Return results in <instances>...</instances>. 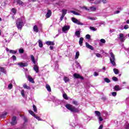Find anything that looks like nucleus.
<instances>
[{"mask_svg":"<svg viewBox=\"0 0 129 129\" xmlns=\"http://www.w3.org/2000/svg\"><path fill=\"white\" fill-rule=\"evenodd\" d=\"M65 107L67 109L70 110L71 112H74V113H76L77 112H79V108L75 107V106L70 104H67L65 105Z\"/></svg>","mask_w":129,"mask_h":129,"instance_id":"1","label":"nucleus"},{"mask_svg":"<svg viewBox=\"0 0 129 129\" xmlns=\"http://www.w3.org/2000/svg\"><path fill=\"white\" fill-rule=\"evenodd\" d=\"M25 18L24 17L18 19L16 21V26L18 30H22L23 28V24H24V21Z\"/></svg>","mask_w":129,"mask_h":129,"instance_id":"2","label":"nucleus"},{"mask_svg":"<svg viewBox=\"0 0 129 129\" xmlns=\"http://www.w3.org/2000/svg\"><path fill=\"white\" fill-rule=\"evenodd\" d=\"M109 54L111 56L110 57V62L111 64H112L113 66H116V64L115 63V57H114V54L112 53V50H110Z\"/></svg>","mask_w":129,"mask_h":129,"instance_id":"3","label":"nucleus"},{"mask_svg":"<svg viewBox=\"0 0 129 129\" xmlns=\"http://www.w3.org/2000/svg\"><path fill=\"white\" fill-rule=\"evenodd\" d=\"M72 21L73 22V23L77 24V25H80V26H84V24L83 23L80 22L79 20H77L74 17L72 18Z\"/></svg>","mask_w":129,"mask_h":129,"instance_id":"4","label":"nucleus"},{"mask_svg":"<svg viewBox=\"0 0 129 129\" xmlns=\"http://www.w3.org/2000/svg\"><path fill=\"white\" fill-rule=\"evenodd\" d=\"M70 30V25H64L62 28V31L63 33H68V31Z\"/></svg>","mask_w":129,"mask_h":129,"instance_id":"5","label":"nucleus"},{"mask_svg":"<svg viewBox=\"0 0 129 129\" xmlns=\"http://www.w3.org/2000/svg\"><path fill=\"white\" fill-rule=\"evenodd\" d=\"M62 14L60 18V21H63V19H64V17H65V15L67 14V10L66 9H62L61 10Z\"/></svg>","mask_w":129,"mask_h":129,"instance_id":"6","label":"nucleus"},{"mask_svg":"<svg viewBox=\"0 0 129 129\" xmlns=\"http://www.w3.org/2000/svg\"><path fill=\"white\" fill-rule=\"evenodd\" d=\"M118 38L120 42H124L125 41L126 38L124 37V35L123 33H120Z\"/></svg>","mask_w":129,"mask_h":129,"instance_id":"7","label":"nucleus"},{"mask_svg":"<svg viewBox=\"0 0 129 129\" xmlns=\"http://www.w3.org/2000/svg\"><path fill=\"white\" fill-rule=\"evenodd\" d=\"M73 76L76 79H81V80H84V78H83V77L80 76V75H79L78 74L75 73V74H74Z\"/></svg>","mask_w":129,"mask_h":129,"instance_id":"8","label":"nucleus"},{"mask_svg":"<svg viewBox=\"0 0 129 129\" xmlns=\"http://www.w3.org/2000/svg\"><path fill=\"white\" fill-rule=\"evenodd\" d=\"M17 65H18V66H20L21 68L23 67H27V66H28V63L27 62H19L18 63H17Z\"/></svg>","mask_w":129,"mask_h":129,"instance_id":"9","label":"nucleus"},{"mask_svg":"<svg viewBox=\"0 0 129 129\" xmlns=\"http://www.w3.org/2000/svg\"><path fill=\"white\" fill-rule=\"evenodd\" d=\"M11 124L12 125H15V124H17V117L16 116H14L12 118Z\"/></svg>","mask_w":129,"mask_h":129,"instance_id":"10","label":"nucleus"},{"mask_svg":"<svg viewBox=\"0 0 129 129\" xmlns=\"http://www.w3.org/2000/svg\"><path fill=\"white\" fill-rule=\"evenodd\" d=\"M45 44L48 46H54L55 45V42H54V41H46Z\"/></svg>","mask_w":129,"mask_h":129,"instance_id":"11","label":"nucleus"},{"mask_svg":"<svg viewBox=\"0 0 129 129\" xmlns=\"http://www.w3.org/2000/svg\"><path fill=\"white\" fill-rule=\"evenodd\" d=\"M52 15V12L51 10H48L47 14L45 15L46 18L48 19V18H50L51 15Z\"/></svg>","mask_w":129,"mask_h":129,"instance_id":"12","label":"nucleus"},{"mask_svg":"<svg viewBox=\"0 0 129 129\" xmlns=\"http://www.w3.org/2000/svg\"><path fill=\"white\" fill-rule=\"evenodd\" d=\"M86 47L90 50H93L94 48L91 45L89 44L88 43L86 42Z\"/></svg>","mask_w":129,"mask_h":129,"instance_id":"13","label":"nucleus"},{"mask_svg":"<svg viewBox=\"0 0 129 129\" xmlns=\"http://www.w3.org/2000/svg\"><path fill=\"white\" fill-rule=\"evenodd\" d=\"M33 69H34V70L35 71V72L36 73H39V67H38V66L34 65V67H33Z\"/></svg>","mask_w":129,"mask_h":129,"instance_id":"14","label":"nucleus"},{"mask_svg":"<svg viewBox=\"0 0 129 129\" xmlns=\"http://www.w3.org/2000/svg\"><path fill=\"white\" fill-rule=\"evenodd\" d=\"M89 9V12H95V11H96V7H91Z\"/></svg>","mask_w":129,"mask_h":129,"instance_id":"15","label":"nucleus"},{"mask_svg":"<svg viewBox=\"0 0 129 129\" xmlns=\"http://www.w3.org/2000/svg\"><path fill=\"white\" fill-rule=\"evenodd\" d=\"M33 31L34 32H35V33H38V32H39V29L38 28V26H37V25L33 26Z\"/></svg>","mask_w":129,"mask_h":129,"instance_id":"16","label":"nucleus"},{"mask_svg":"<svg viewBox=\"0 0 129 129\" xmlns=\"http://www.w3.org/2000/svg\"><path fill=\"white\" fill-rule=\"evenodd\" d=\"M95 116H97V117H99V116H101V114L100 113V112L98 111H95Z\"/></svg>","mask_w":129,"mask_h":129,"instance_id":"17","label":"nucleus"},{"mask_svg":"<svg viewBox=\"0 0 129 129\" xmlns=\"http://www.w3.org/2000/svg\"><path fill=\"white\" fill-rule=\"evenodd\" d=\"M63 81H64L65 83H67V82H69V81H70V79H69V78L67 77H64L63 78Z\"/></svg>","mask_w":129,"mask_h":129,"instance_id":"18","label":"nucleus"},{"mask_svg":"<svg viewBox=\"0 0 129 129\" xmlns=\"http://www.w3.org/2000/svg\"><path fill=\"white\" fill-rule=\"evenodd\" d=\"M114 90H115L116 91H119V90H120V89H121L120 88L119 86H118V85H116V86H115V87H114Z\"/></svg>","mask_w":129,"mask_h":129,"instance_id":"19","label":"nucleus"},{"mask_svg":"<svg viewBox=\"0 0 129 129\" xmlns=\"http://www.w3.org/2000/svg\"><path fill=\"white\" fill-rule=\"evenodd\" d=\"M46 88L48 92H51V87L48 84L46 85Z\"/></svg>","mask_w":129,"mask_h":129,"instance_id":"20","label":"nucleus"},{"mask_svg":"<svg viewBox=\"0 0 129 129\" xmlns=\"http://www.w3.org/2000/svg\"><path fill=\"white\" fill-rule=\"evenodd\" d=\"M38 45L40 48H43V42H42V40H38Z\"/></svg>","mask_w":129,"mask_h":129,"instance_id":"21","label":"nucleus"},{"mask_svg":"<svg viewBox=\"0 0 129 129\" xmlns=\"http://www.w3.org/2000/svg\"><path fill=\"white\" fill-rule=\"evenodd\" d=\"M80 31H77L75 32V35L77 37V38H80Z\"/></svg>","mask_w":129,"mask_h":129,"instance_id":"22","label":"nucleus"},{"mask_svg":"<svg viewBox=\"0 0 129 129\" xmlns=\"http://www.w3.org/2000/svg\"><path fill=\"white\" fill-rule=\"evenodd\" d=\"M83 40H84V39L83 38V37H81L80 38V40H79V44L80 45V46H82V44L83 43Z\"/></svg>","mask_w":129,"mask_h":129,"instance_id":"23","label":"nucleus"},{"mask_svg":"<svg viewBox=\"0 0 129 129\" xmlns=\"http://www.w3.org/2000/svg\"><path fill=\"white\" fill-rule=\"evenodd\" d=\"M28 80H29V81H30V82H31L32 83H34L33 78L31 77V76H28Z\"/></svg>","mask_w":129,"mask_h":129,"instance_id":"24","label":"nucleus"},{"mask_svg":"<svg viewBox=\"0 0 129 129\" xmlns=\"http://www.w3.org/2000/svg\"><path fill=\"white\" fill-rule=\"evenodd\" d=\"M9 52L11 54H17V53L18 52V50H9Z\"/></svg>","mask_w":129,"mask_h":129,"instance_id":"25","label":"nucleus"},{"mask_svg":"<svg viewBox=\"0 0 129 129\" xmlns=\"http://www.w3.org/2000/svg\"><path fill=\"white\" fill-rule=\"evenodd\" d=\"M31 58L33 63H34V64H36V60H35V57H34V55H31Z\"/></svg>","mask_w":129,"mask_h":129,"instance_id":"26","label":"nucleus"},{"mask_svg":"<svg viewBox=\"0 0 129 129\" xmlns=\"http://www.w3.org/2000/svg\"><path fill=\"white\" fill-rule=\"evenodd\" d=\"M17 3L18 5H20V6H23L24 5V3L21 0H17Z\"/></svg>","mask_w":129,"mask_h":129,"instance_id":"27","label":"nucleus"},{"mask_svg":"<svg viewBox=\"0 0 129 129\" xmlns=\"http://www.w3.org/2000/svg\"><path fill=\"white\" fill-rule=\"evenodd\" d=\"M0 71L1 72H3V73H6V70L3 67H0Z\"/></svg>","mask_w":129,"mask_h":129,"instance_id":"28","label":"nucleus"},{"mask_svg":"<svg viewBox=\"0 0 129 129\" xmlns=\"http://www.w3.org/2000/svg\"><path fill=\"white\" fill-rule=\"evenodd\" d=\"M113 72L114 73H115L116 75L118 74V73H119V71H118V69H113Z\"/></svg>","mask_w":129,"mask_h":129,"instance_id":"29","label":"nucleus"},{"mask_svg":"<svg viewBox=\"0 0 129 129\" xmlns=\"http://www.w3.org/2000/svg\"><path fill=\"white\" fill-rule=\"evenodd\" d=\"M29 113H30V114H31V115H32V116H34L36 115L35 114V113H34V111L31 110H28Z\"/></svg>","mask_w":129,"mask_h":129,"instance_id":"30","label":"nucleus"},{"mask_svg":"<svg viewBox=\"0 0 129 129\" xmlns=\"http://www.w3.org/2000/svg\"><path fill=\"white\" fill-rule=\"evenodd\" d=\"M23 87L24 88H25V89H28L29 90H30V89H31V87L27 86V84H25L24 85H23Z\"/></svg>","mask_w":129,"mask_h":129,"instance_id":"31","label":"nucleus"},{"mask_svg":"<svg viewBox=\"0 0 129 129\" xmlns=\"http://www.w3.org/2000/svg\"><path fill=\"white\" fill-rule=\"evenodd\" d=\"M79 51H77L76 53V55H75V59H78V58H79Z\"/></svg>","mask_w":129,"mask_h":129,"instance_id":"32","label":"nucleus"},{"mask_svg":"<svg viewBox=\"0 0 129 129\" xmlns=\"http://www.w3.org/2000/svg\"><path fill=\"white\" fill-rule=\"evenodd\" d=\"M95 5H98L99 4H101V0H96L94 2Z\"/></svg>","mask_w":129,"mask_h":129,"instance_id":"33","label":"nucleus"},{"mask_svg":"<svg viewBox=\"0 0 129 129\" xmlns=\"http://www.w3.org/2000/svg\"><path fill=\"white\" fill-rule=\"evenodd\" d=\"M72 103H73V104H74L76 106H77L79 104L78 102H77V101H75V100L73 101Z\"/></svg>","mask_w":129,"mask_h":129,"instance_id":"34","label":"nucleus"},{"mask_svg":"<svg viewBox=\"0 0 129 129\" xmlns=\"http://www.w3.org/2000/svg\"><path fill=\"white\" fill-rule=\"evenodd\" d=\"M81 9H82V10H86V11H89V9H88L86 6L82 7H81Z\"/></svg>","mask_w":129,"mask_h":129,"instance_id":"35","label":"nucleus"},{"mask_svg":"<svg viewBox=\"0 0 129 129\" xmlns=\"http://www.w3.org/2000/svg\"><path fill=\"white\" fill-rule=\"evenodd\" d=\"M124 128L125 129H129V123H125Z\"/></svg>","mask_w":129,"mask_h":129,"instance_id":"36","label":"nucleus"},{"mask_svg":"<svg viewBox=\"0 0 129 129\" xmlns=\"http://www.w3.org/2000/svg\"><path fill=\"white\" fill-rule=\"evenodd\" d=\"M62 96L64 99H66V100H68V97L67 96V94H63Z\"/></svg>","mask_w":129,"mask_h":129,"instance_id":"37","label":"nucleus"},{"mask_svg":"<svg viewBox=\"0 0 129 129\" xmlns=\"http://www.w3.org/2000/svg\"><path fill=\"white\" fill-rule=\"evenodd\" d=\"M11 12H12V13L14 14V15H16V14H17V10L15 8H13L11 10Z\"/></svg>","mask_w":129,"mask_h":129,"instance_id":"38","label":"nucleus"},{"mask_svg":"<svg viewBox=\"0 0 129 129\" xmlns=\"http://www.w3.org/2000/svg\"><path fill=\"white\" fill-rule=\"evenodd\" d=\"M33 110L35 112H37V111H38V110L37 109V107H36V105H33Z\"/></svg>","mask_w":129,"mask_h":129,"instance_id":"39","label":"nucleus"},{"mask_svg":"<svg viewBox=\"0 0 129 129\" xmlns=\"http://www.w3.org/2000/svg\"><path fill=\"white\" fill-rule=\"evenodd\" d=\"M19 52L20 54H23V53H24V49H23V48H20L19 49Z\"/></svg>","mask_w":129,"mask_h":129,"instance_id":"40","label":"nucleus"},{"mask_svg":"<svg viewBox=\"0 0 129 129\" xmlns=\"http://www.w3.org/2000/svg\"><path fill=\"white\" fill-rule=\"evenodd\" d=\"M104 81L105 82H106L107 83H110V80L108 79V78H106L104 79Z\"/></svg>","mask_w":129,"mask_h":129,"instance_id":"41","label":"nucleus"},{"mask_svg":"<svg viewBox=\"0 0 129 129\" xmlns=\"http://www.w3.org/2000/svg\"><path fill=\"white\" fill-rule=\"evenodd\" d=\"M21 93L22 96H23V97H25V90H21Z\"/></svg>","mask_w":129,"mask_h":129,"instance_id":"42","label":"nucleus"},{"mask_svg":"<svg viewBox=\"0 0 129 129\" xmlns=\"http://www.w3.org/2000/svg\"><path fill=\"white\" fill-rule=\"evenodd\" d=\"M12 88H13V84H10L8 85V89L11 90V89H12Z\"/></svg>","mask_w":129,"mask_h":129,"instance_id":"43","label":"nucleus"},{"mask_svg":"<svg viewBox=\"0 0 129 129\" xmlns=\"http://www.w3.org/2000/svg\"><path fill=\"white\" fill-rule=\"evenodd\" d=\"M11 59H12L13 60V61H16V60H17V57H16L15 55H13L11 57Z\"/></svg>","mask_w":129,"mask_h":129,"instance_id":"44","label":"nucleus"},{"mask_svg":"<svg viewBox=\"0 0 129 129\" xmlns=\"http://www.w3.org/2000/svg\"><path fill=\"white\" fill-rule=\"evenodd\" d=\"M34 117H35V118H36V119H37L38 120H42V119H41L40 117L37 116H36V115L34 116Z\"/></svg>","mask_w":129,"mask_h":129,"instance_id":"45","label":"nucleus"},{"mask_svg":"<svg viewBox=\"0 0 129 129\" xmlns=\"http://www.w3.org/2000/svg\"><path fill=\"white\" fill-rule=\"evenodd\" d=\"M98 119L99 120V121H102V120H103V119L101 116L98 117Z\"/></svg>","mask_w":129,"mask_h":129,"instance_id":"46","label":"nucleus"},{"mask_svg":"<svg viewBox=\"0 0 129 129\" xmlns=\"http://www.w3.org/2000/svg\"><path fill=\"white\" fill-rule=\"evenodd\" d=\"M100 42L102 43V44L105 43V40L104 39H100Z\"/></svg>","mask_w":129,"mask_h":129,"instance_id":"47","label":"nucleus"},{"mask_svg":"<svg viewBox=\"0 0 129 129\" xmlns=\"http://www.w3.org/2000/svg\"><path fill=\"white\" fill-rule=\"evenodd\" d=\"M90 29L92 31H96V29H95V28H94V27H93L92 26L90 27Z\"/></svg>","mask_w":129,"mask_h":129,"instance_id":"48","label":"nucleus"},{"mask_svg":"<svg viewBox=\"0 0 129 129\" xmlns=\"http://www.w3.org/2000/svg\"><path fill=\"white\" fill-rule=\"evenodd\" d=\"M88 19L89 20H91L92 21H95V20H96V19H95L94 17H89Z\"/></svg>","mask_w":129,"mask_h":129,"instance_id":"49","label":"nucleus"},{"mask_svg":"<svg viewBox=\"0 0 129 129\" xmlns=\"http://www.w3.org/2000/svg\"><path fill=\"white\" fill-rule=\"evenodd\" d=\"M7 115V112H4L1 115V117H5V116Z\"/></svg>","mask_w":129,"mask_h":129,"instance_id":"50","label":"nucleus"},{"mask_svg":"<svg viewBox=\"0 0 129 129\" xmlns=\"http://www.w3.org/2000/svg\"><path fill=\"white\" fill-rule=\"evenodd\" d=\"M95 54H96V56L97 57H98V58H100L101 57V54H100L98 53H96Z\"/></svg>","mask_w":129,"mask_h":129,"instance_id":"51","label":"nucleus"},{"mask_svg":"<svg viewBox=\"0 0 129 129\" xmlns=\"http://www.w3.org/2000/svg\"><path fill=\"white\" fill-rule=\"evenodd\" d=\"M58 4L59 6H62V5H64V2L63 1H59L58 3Z\"/></svg>","mask_w":129,"mask_h":129,"instance_id":"52","label":"nucleus"},{"mask_svg":"<svg viewBox=\"0 0 129 129\" xmlns=\"http://www.w3.org/2000/svg\"><path fill=\"white\" fill-rule=\"evenodd\" d=\"M112 80H113V81H117L118 79H117V78H116L115 77H113L112 78Z\"/></svg>","mask_w":129,"mask_h":129,"instance_id":"53","label":"nucleus"},{"mask_svg":"<svg viewBox=\"0 0 129 129\" xmlns=\"http://www.w3.org/2000/svg\"><path fill=\"white\" fill-rule=\"evenodd\" d=\"M90 38H91L90 35L87 34L86 35V39H90Z\"/></svg>","mask_w":129,"mask_h":129,"instance_id":"54","label":"nucleus"},{"mask_svg":"<svg viewBox=\"0 0 129 129\" xmlns=\"http://www.w3.org/2000/svg\"><path fill=\"white\" fill-rule=\"evenodd\" d=\"M128 28H129V26L127 25H125L124 26V29L125 30H127V29H128Z\"/></svg>","mask_w":129,"mask_h":129,"instance_id":"55","label":"nucleus"},{"mask_svg":"<svg viewBox=\"0 0 129 129\" xmlns=\"http://www.w3.org/2000/svg\"><path fill=\"white\" fill-rule=\"evenodd\" d=\"M76 63L77 66H78V67H79L80 68H81V66H80V64L79 63V62L77 61Z\"/></svg>","mask_w":129,"mask_h":129,"instance_id":"56","label":"nucleus"},{"mask_svg":"<svg viewBox=\"0 0 129 129\" xmlns=\"http://www.w3.org/2000/svg\"><path fill=\"white\" fill-rule=\"evenodd\" d=\"M112 96H116V92H113L112 93Z\"/></svg>","mask_w":129,"mask_h":129,"instance_id":"57","label":"nucleus"},{"mask_svg":"<svg viewBox=\"0 0 129 129\" xmlns=\"http://www.w3.org/2000/svg\"><path fill=\"white\" fill-rule=\"evenodd\" d=\"M101 2H102L103 4H107V0H102Z\"/></svg>","mask_w":129,"mask_h":129,"instance_id":"58","label":"nucleus"},{"mask_svg":"<svg viewBox=\"0 0 129 129\" xmlns=\"http://www.w3.org/2000/svg\"><path fill=\"white\" fill-rule=\"evenodd\" d=\"M94 76L96 77V76H98V73H96V72H95L94 73Z\"/></svg>","mask_w":129,"mask_h":129,"instance_id":"59","label":"nucleus"},{"mask_svg":"<svg viewBox=\"0 0 129 129\" xmlns=\"http://www.w3.org/2000/svg\"><path fill=\"white\" fill-rule=\"evenodd\" d=\"M71 13H72V14H74V15H76V12H75L74 11H71Z\"/></svg>","mask_w":129,"mask_h":129,"instance_id":"60","label":"nucleus"},{"mask_svg":"<svg viewBox=\"0 0 129 129\" xmlns=\"http://www.w3.org/2000/svg\"><path fill=\"white\" fill-rule=\"evenodd\" d=\"M103 128V125H100L98 129H102Z\"/></svg>","mask_w":129,"mask_h":129,"instance_id":"61","label":"nucleus"},{"mask_svg":"<svg viewBox=\"0 0 129 129\" xmlns=\"http://www.w3.org/2000/svg\"><path fill=\"white\" fill-rule=\"evenodd\" d=\"M119 13H120V11H115V12H114V14H119Z\"/></svg>","mask_w":129,"mask_h":129,"instance_id":"62","label":"nucleus"},{"mask_svg":"<svg viewBox=\"0 0 129 129\" xmlns=\"http://www.w3.org/2000/svg\"><path fill=\"white\" fill-rule=\"evenodd\" d=\"M49 48L50 49V50H53V49H54V47L53 46H50L49 47Z\"/></svg>","mask_w":129,"mask_h":129,"instance_id":"63","label":"nucleus"},{"mask_svg":"<svg viewBox=\"0 0 129 129\" xmlns=\"http://www.w3.org/2000/svg\"><path fill=\"white\" fill-rule=\"evenodd\" d=\"M36 0H29V2H36Z\"/></svg>","mask_w":129,"mask_h":129,"instance_id":"64","label":"nucleus"}]
</instances>
